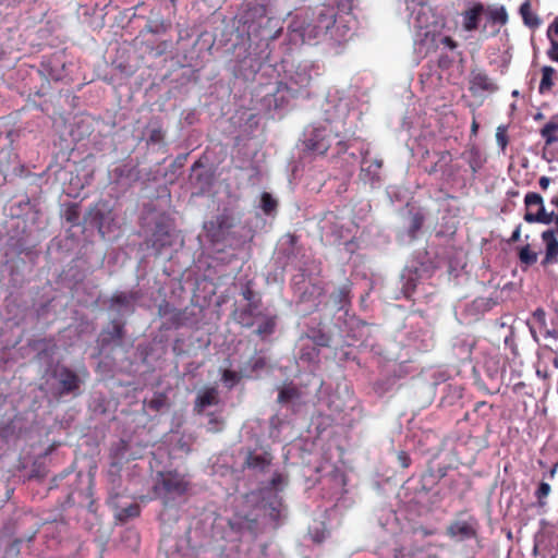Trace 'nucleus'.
<instances>
[{"instance_id": "obj_22", "label": "nucleus", "mask_w": 558, "mask_h": 558, "mask_svg": "<svg viewBox=\"0 0 558 558\" xmlns=\"http://www.w3.org/2000/svg\"><path fill=\"white\" fill-rule=\"evenodd\" d=\"M161 311H162V307L160 306V312ZM162 315L163 316L170 315L169 320L175 328L191 324L190 313H189L187 308L171 310V311L163 310Z\"/></svg>"}, {"instance_id": "obj_28", "label": "nucleus", "mask_w": 558, "mask_h": 558, "mask_svg": "<svg viewBox=\"0 0 558 558\" xmlns=\"http://www.w3.org/2000/svg\"><path fill=\"white\" fill-rule=\"evenodd\" d=\"M165 132L157 122H150L148 128L147 143L160 145L163 143Z\"/></svg>"}, {"instance_id": "obj_29", "label": "nucleus", "mask_w": 558, "mask_h": 558, "mask_svg": "<svg viewBox=\"0 0 558 558\" xmlns=\"http://www.w3.org/2000/svg\"><path fill=\"white\" fill-rule=\"evenodd\" d=\"M556 73V70L551 66H548V65H545L543 66L542 69V81H541V84H539V93L544 94L546 92H548L553 85H554V82H553V77Z\"/></svg>"}, {"instance_id": "obj_54", "label": "nucleus", "mask_w": 558, "mask_h": 558, "mask_svg": "<svg viewBox=\"0 0 558 558\" xmlns=\"http://www.w3.org/2000/svg\"><path fill=\"white\" fill-rule=\"evenodd\" d=\"M550 43H551V46H553L554 49H558V41L557 40L551 39Z\"/></svg>"}, {"instance_id": "obj_40", "label": "nucleus", "mask_w": 558, "mask_h": 558, "mask_svg": "<svg viewBox=\"0 0 558 558\" xmlns=\"http://www.w3.org/2000/svg\"><path fill=\"white\" fill-rule=\"evenodd\" d=\"M65 218L72 225H78V210L75 205L68 208L65 213Z\"/></svg>"}, {"instance_id": "obj_42", "label": "nucleus", "mask_w": 558, "mask_h": 558, "mask_svg": "<svg viewBox=\"0 0 558 558\" xmlns=\"http://www.w3.org/2000/svg\"><path fill=\"white\" fill-rule=\"evenodd\" d=\"M242 295L243 298L247 301V303H252V302H262L260 299L258 298H255V294L253 292L252 289L250 288H246L243 292H242Z\"/></svg>"}, {"instance_id": "obj_2", "label": "nucleus", "mask_w": 558, "mask_h": 558, "mask_svg": "<svg viewBox=\"0 0 558 558\" xmlns=\"http://www.w3.org/2000/svg\"><path fill=\"white\" fill-rule=\"evenodd\" d=\"M420 0H410L408 3V9L411 10L410 24L420 31L417 37H422L420 39V51L422 48L426 46L429 41L430 44L435 40L434 33L429 29L432 24L430 20L434 17L432 15V9L418 2Z\"/></svg>"}, {"instance_id": "obj_16", "label": "nucleus", "mask_w": 558, "mask_h": 558, "mask_svg": "<svg viewBox=\"0 0 558 558\" xmlns=\"http://www.w3.org/2000/svg\"><path fill=\"white\" fill-rule=\"evenodd\" d=\"M278 401L282 404L299 407L305 402L304 393L294 385H284L278 393Z\"/></svg>"}, {"instance_id": "obj_27", "label": "nucleus", "mask_w": 558, "mask_h": 558, "mask_svg": "<svg viewBox=\"0 0 558 558\" xmlns=\"http://www.w3.org/2000/svg\"><path fill=\"white\" fill-rule=\"evenodd\" d=\"M350 286L343 284L331 294V300L339 310H343L349 303Z\"/></svg>"}, {"instance_id": "obj_15", "label": "nucleus", "mask_w": 558, "mask_h": 558, "mask_svg": "<svg viewBox=\"0 0 558 558\" xmlns=\"http://www.w3.org/2000/svg\"><path fill=\"white\" fill-rule=\"evenodd\" d=\"M162 488L167 494L182 496L187 489V482L178 473H168L162 477Z\"/></svg>"}, {"instance_id": "obj_51", "label": "nucleus", "mask_w": 558, "mask_h": 558, "mask_svg": "<svg viewBox=\"0 0 558 558\" xmlns=\"http://www.w3.org/2000/svg\"><path fill=\"white\" fill-rule=\"evenodd\" d=\"M553 222H555L556 227L553 228L551 230H554V234L558 236V211L557 213L554 211Z\"/></svg>"}, {"instance_id": "obj_35", "label": "nucleus", "mask_w": 558, "mask_h": 558, "mask_svg": "<svg viewBox=\"0 0 558 558\" xmlns=\"http://www.w3.org/2000/svg\"><path fill=\"white\" fill-rule=\"evenodd\" d=\"M140 514V507L136 504L130 505L129 507L122 508L118 513V519L125 521L131 518H135Z\"/></svg>"}, {"instance_id": "obj_41", "label": "nucleus", "mask_w": 558, "mask_h": 558, "mask_svg": "<svg viewBox=\"0 0 558 558\" xmlns=\"http://www.w3.org/2000/svg\"><path fill=\"white\" fill-rule=\"evenodd\" d=\"M496 141L498 143V145L505 149V147L507 146V136H506V133H505V130L502 128H498L497 129V132H496Z\"/></svg>"}, {"instance_id": "obj_39", "label": "nucleus", "mask_w": 558, "mask_h": 558, "mask_svg": "<svg viewBox=\"0 0 558 558\" xmlns=\"http://www.w3.org/2000/svg\"><path fill=\"white\" fill-rule=\"evenodd\" d=\"M269 515L277 520L281 517V502L280 500L275 499L274 501L269 502Z\"/></svg>"}, {"instance_id": "obj_46", "label": "nucleus", "mask_w": 558, "mask_h": 558, "mask_svg": "<svg viewBox=\"0 0 558 558\" xmlns=\"http://www.w3.org/2000/svg\"><path fill=\"white\" fill-rule=\"evenodd\" d=\"M551 180L550 178L548 177H541L539 180H538V184L541 186L542 190H547L549 184H550Z\"/></svg>"}, {"instance_id": "obj_56", "label": "nucleus", "mask_w": 558, "mask_h": 558, "mask_svg": "<svg viewBox=\"0 0 558 558\" xmlns=\"http://www.w3.org/2000/svg\"><path fill=\"white\" fill-rule=\"evenodd\" d=\"M201 168V165L198 162H195L192 167L193 171H196V169Z\"/></svg>"}, {"instance_id": "obj_62", "label": "nucleus", "mask_w": 558, "mask_h": 558, "mask_svg": "<svg viewBox=\"0 0 558 558\" xmlns=\"http://www.w3.org/2000/svg\"><path fill=\"white\" fill-rule=\"evenodd\" d=\"M554 558V557H553Z\"/></svg>"}, {"instance_id": "obj_36", "label": "nucleus", "mask_w": 558, "mask_h": 558, "mask_svg": "<svg viewBox=\"0 0 558 558\" xmlns=\"http://www.w3.org/2000/svg\"><path fill=\"white\" fill-rule=\"evenodd\" d=\"M550 485L548 483H545V482H542L539 485H538V488L535 493L537 499H538V505L541 507L545 506V501L543 500L544 498H546L549 493H550Z\"/></svg>"}, {"instance_id": "obj_23", "label": "nucleus", "mask_w": 558, "mask_h": 558, "mask_svg": "<svg viewBox=\"0 0 558 558\" xmlns=\"http://www.w3.org/2000/svg\"><path fill=\"white\" fill-rule=\"evenodd\" d=\"M495 88H496L495 84L492 82V80L486 74L476 73L472 76L471 89L492 92Z\"/></svg>"}, {"instance_id": "obj_58", "label": "nucleus", "mask_w": 558, "mask_h": 558, "mask_svg": "<svg viewBox=\"0 0 558 558\" xmlns=\"http://www.w3.org/2000/svg\"><path fill=\"white\" fill-rule=\"evenodd\" d=\"M262 364H263V363H262V360L259 359L258 361H256L255 366H256V367H257V366H262Z\"/></svg>"}, {"instance_id": "obj_44", "label": "nucleus", "mask_w": 558, "mask_h": 558, "mask_svg": "<svg viewBox=\"0 0 558 558\" xmlns=\"http://www.w3.org/2000/svg\"><path fill=\"white\" fill-rule=\"evenodd\" d=\"M547 35L549 39H554V35L558 37V19L548 27Z\"/></svg>"}, {"instance_id": "obj_20", "label": "nucleus", "mask_w": 558, "mask_h": 558, "mask_svg": "<svg viewBox=\"0 0 558 558\" xmlns=\"http://www.w3.org/2000/svg\"><path fill=\"white\" fill-rule=\"evenodd\" d=\"M260 323L258 324L255 333L260 337L262 339L267 338L268 336L272 335L276 329L277 325V316L265 314L258 319Z\"/></svg>"}, {"instance_id": "obj_45", "label": "nucleus", "mask_w": 558, "mask_h": 558, "mask_svg": "<svg viewBox=\"0 0 558 558\" xmlns=\"http://www.w3.org/2000/svg\"><path fill=\"white\" fill-rule=\"evenodd\" d=\"M440 43L444 44L446 47H448L449 49H454L457 47V44L454 40H452L450 37L448 36H442L439 38Z\"/></svg>"}, {"instance_id": "obj_21", "label": "nucleus", "mask_w": 558, "mask_h": 558, "mask_svg": "<svg viewBox=\"0 0 558 558\" xmlns=\"http://www.w3.org/2000/svg\"><path fill=\"white\" fill-rule=\"evenodd\" d=\"M532 318L534 323L536 324L535 327L538 328L541 332L544 333L546 338H558V331L555 329H549L546 322V313L542 307L536 308L533 314Z\"/></svg>"}, {"instance_id": "obj_12", "label": "nucleus", "mask_w": 558, "mask_h": 558, "mask_svg": "<svg viewBox=\"0 0 558 558\" xmlns=\"http://www.w3.org/2000/svg\"><path fill=\"white\" fill-rule=\"evenodd\" d=\"M383 166V160L378 158H371L364 156L361 167V178L363 181L372 185L379 181V171Z\"/></svg>"}, {"instance_id": "obj_52", "label": "nucleus", "mask_w": 558, "mask_h": 558, "mask_svg": "<svg viewBox=\"0 0 558 558\" xmlns=\"http://www.w3.org/2000/svg\"><path fill=\"white\" fill-rule=\"evenodd\" d=\"M417 531L422 533L424 536L433 535L435 533V530H427L424 527H420Z\"/></svg>"}, {"instance_id": "obj_14", "label": "nucleus", "mask_w": 558, "mask_h": 558, "mask_svg": "<svg viewBox=\"0 0 558 558\" xmlns=\"http://www.w3.org/2000/svg\"><path fill=\"white\" fill-rule=\"evenodd\" d=\"M137 295L134 292H118L111 298V308L119 314H130L134 311Z\"/></svg>"}, {"instance_id": "obj_32", "label": "nucleus", "mask_w": 558, "mask_h": 558, "mask_svg": "<svg viewBox=\"0 0 558 558\" xmlns=\"http://www.w3.org/2000/svg\"><path fill=\"white\" fill-rule=\"evenodd\" d=\"M423 220H424V218L420 214H413L410 217L408 234L411 240H413L416 236V232L422 228Z\"/></svg>"}, {"instance_id": "obj_53", "label": "nucleus", "mask_w": 558, "mask_h": 558, "mask_svg": "<svg viewBox=\"0 0 558 558\" xmlns=\"http://www.w3.org/2000/svg\"><path fill=\"white\" fill-rule=\"evenodd\" d=\"M287 238H288L289 243H290L291 245H293V244H294V242H295V236H293V235H290V234H289V235H287Z\"/></svg>"}, {"instance_id": "obj_3", "label": "nucleus", "mask_w": 558, "mask_h": 558, "mask_svg": "<svg viewBox=\"0 0 558 558\" xmlns=\"http://www.w3.org/2000/svg\"><path fill=\"white\" fill-rule=\"evenodd\" d=\"M320 65L311 60H303L287 71V83L300 93L311 85L314 77L320 74Z\"/></svg>"}, {"instance_id": "obj_18", "label": "nucleus", "mask_w": 558, "mask_h": 558, "mask_svg": "<svg viewBox=\"0 0 558 558\" xmlns=\"http://www.w3.org/2000/svg\"><path fill=\"white\" fill-rule=\"evenodd\" d=\"M219 402L218 390L215 387L201 391L195 401V410L202 412L205 408L216 405Z\"/></svg>"}, {"instance_id": "obj_55", "label": "nucleus", "mask_w": 558, "mask_h": 558, "mask_svg": "<svg viewBox=\"0 0 558 558\" xmlns=\"http://www.w3.org/2000/svg\"><path fill=\"white\" fill-rule=\"evenodd\" d=\"M558 464H556L551 470H550V476L554 477L555 473H556V469H557Z\"/></svg>"}, {"instance_id": "obj_59", "label": "nucleus", "mask_w": 558, "mask_h": 558, "mask_svg": "<svg viewBox=\"0 0 558 558\" xmlns=\"http://www.w3.org/2000/svg\"><path fill=\"white\" fill-rule=\"evenodd\" d=\"M554 365H555L556 367H558V357H556V359L554 360Z\"/></svg>"}, {"instance_id": "obj_1", "label": "nucleus", "mask_w": 558, "mask_h": 558, "mask_svg": "<svg viewBox=\"0 0 558 558\" xmlns=\"http://www.w3.org/2000/svg\"><path fill=\"white\" fill-rule=\"evenodd\" d=\"M289 28L292 40H296L298 37L302 43L307 44L325 39L339 40L333 34V28L337 31L339 28L336 26V12L328 5L316 8L311 17L307 15L304 19L295 17Z\"/></svg>"}, {"instance_id": "obj_24", "label": "nucleus", "mask_w": 558, "mask_h": 558, "mask_svg": "<svg viewBox=\"0 0 558 558\" xmlns=\"http://www.w3.org/2000/svg\"><path fill=\"white\" fill-rule=\"evenodd\" d=\"M520 14L526 26L535 28L541 24V20L537 15L532 13L530 0H525L520 7Z\"/></svg>"}, {"instance_id": "obj_48", "label": "nucleus", "mask_w": 558, "mask_h": 558, "mask_svg": "<svg viewBox=\"0 0 558 558\" xmlns=\"http://www.w3.org/2000/svg\"><path fill=\"white\" fill-rule=\"evenodd\" d=\"M283 482V478L280 474H277L276 476L272 477L271 480V486L274 488H277L281 483Z\"/></svg>"}, {"instance_id": "obj_34", "label": "nucleus", "mask_w": 558, "mask_h": 558, "mask_svg": "<svg viewBox=\"0 0 558 558\" xmlns=\"http://www.w3.org/2000/svg\"><path fill=\"white\" fill-rule=\"evenodd\" d=\"M260 207L265 214L270 215L276 210L277 201L269 193L265 192L262 194Z\"/></svg>"}, {"instance_id": "obj_38", "label": "nucleus", "mask_w": 558, "mask_h": 558, "mask_svg": "<svg viewBox=\"0 0 558 558\" xmlns=\"http://www.w3.org/2000/svg\"><path fill=\"white\" fill-rule=\"evenodd\" d=\"M109 333L112 339L121 340L123 337V325L120 322L113 320Z\"/></svg>"}, {"instance_id": "obj_4", "label": "nucleus", "mask_w": 558, "mask_h": 558, "mask_svg": "<svg viewBox=\"0 0 558 558\" xmlns=\"http://www.w3.org/2000/svg\"><path fill=\"white\" fill-rule=\"evenodd\" d=\"M524 205L526 211L524 214V220L527 223H543L550 225L554 220V210L547 213L544 205L543 197L535 192H529L524 196Z\"/></svg>"}, {"instance_id": "obj_49", "label": "nucleus", "mask_w": 558, "mask_h": 558, "mask_svg": "<svg viewBox=\"0 0 558 558\" xmlns=\"http://www.w3.org/2000/svg\"><path fill=\"white\" fill-rule=\"evenodd\" d=\"M527 325H529L530 332H531V335H532L533 339L537 342V341H538V337H537V329H538V328H537V327H535V325L530 324V323H527Z\"/></svg>"}, {"instance_id": "obj_33", "label": "nucleus", "mask_w": 558, "mask_h": 558, "mask_svg": "<svg viewBox=\"0 0 558 558\" xmlns=\"http://www.w3.org/2000/svg\"><path fill=\"white\" fill-rule=\"evenodd\" d=\"M489 19L493 23L504 25L508 21V14L504 7L493 8L489 10Z\"/></svg>"}, {"instance_id": "obj_30", "label": "nucleus", "mask_w": 558, "mask_h": 558, "mask_svg": "<svg viewBox=\"0 0 558 558\" xmlns=\"http://www.w3.org/2000/svg\"><path fill=\"white\" fill-rule=\"evenodd\" d=\"M519 259L521 264L531 266L537 262V253L533 252L527 244L520 250Z\"/></svg>"}, {"instance_id": "obj_19", "label": "nucleus", "mask_w": 558, "mask_h": 558, "mask_svg": "<svg viewBox=\"0 0 558 558\" xmlns=\"http://www.w3.org/2000/svg\"><path fill=\"white\" fill-rule=\"evenodd\" d=\"M461 157L469 163L473 173L477 172L485 162V157L476 146L469 147Z\"/></svg>"}, {"instance_id": "obj_11", "label": "nucleus", "mask_w": 558, "mask_h": 558, "mask_svg": "<svg viewBox=\"0 0 558 558\" xmlns=\"http://www.w3.org/2000/svg\"><path fill=\"white\" fill-rule=\"evenodd\" d=\"M324 110L328 121L342 119L348 112V102L338 98L336 94H328Z\"/></svg>"}, {"instance_id": "obj_7", "label": "nucleus", "mask_w": 558, "mask_h": 558, "mask_svg": "<svg viewBox=\"0 0 558 558\" xmlns=\"http://www.w3.org/2000/svg\"><path fill=\"white\" fill-rule=\"evenodd\" d=\"M262 302L247 303L245 306L234 311V320L242 327L251 328L264 313L260 311Z\"/></svg>"}, {"instance_id": "obj_5", "label": "nucleus", "mask_w": 558, "mask_h": 558, "mask_svg": "<svg viewBox=\"0 0 558 558\" xmlns=\"http://www.w3.org/2000/svg\"><path fill=\"white\" fill-rule=\"evenodd\" d=\"M304 145L306 149L324 154L330 146V140L326 128L312 126L304 132Z\"/></svg>"}, {"instance_id": "obj_25", "label": "nucleus", "mask_w": 558, "mask_h": 558, "mask_svg": "<svg viewBox=\"0 0 558 558\" xmlns=\"http://www.w3.org/2000/svg\"><path fill=\"white\" fill-rule=\"evenodd\" d=\"M541 135L545 140L546 145L558 142V120H551L541 130Z\"/></svg>"}, {"instance_id": "obj_13", "label": "nucleus", "mask_w": 558, "mask_h": 558, "mask_svg": "<svg viewBox=\"0 0 558 558\" xmlns=\"http://www.w3.org/2000/svg\"><path fill=\"white\" fill-rule=\"evenodd\" d=\"M542 241L546 246L545 256L542 260L543 266L556 264L558 262V240L554 234V230H545L542 235Z\"/></svg>"}, {"instance_id": "obj_50", "label": "nucleus", "mask_w": 558, "mask_h": 558, "mask_svg": "<svg viewBox=\"0 0 558 558\" xmlns=\"http://www.w3.org/2000/svg\"><path fill=\"white\" fill-rule=\"evenodd\" d=\"M548 57L553 60L558 62V49H554L553 47L548 51Z\"/></svg>"}, {"instance_id": "obj_57", "label": "nucleus", "mask_w": 558, "mask_h": 558, "mask_svg": "<svg viewBox=\"0 0 558 558\" xmlns=\"http://www.w3.org/2000/svg\"><path fill=\"white\" fill-rule=\"evenodd\" d=\"M472 131L475 133L477 131V124L476 122L474 121L473 124H472Z\"/></svg>"}, {"instance_id": "obj_37", "label": "nucleus", "mask_w": 558, "mask_h": 558, "mask_svg": "<svg viewBox=\"0 0 558 558\" xmlns=\"http://www.w3.org/2000/svg\"><path fill=\"white\" fill-rule=\"evenodd\" d=\"M240 380V375L233 371H225L222 374V381L229 387L232 388Z\"/></svg>"}, {"instance_id": "obj_9", "label": "nucleus", "mask_w": 558, "mask_h": 558, "mask_svg": "<svg viewBox=\"0 0 558 558\" xmlns=\"http://www.w3.org/2000/svg\"><path fill=\"white\" fill-rule=\"evenodd\" d=\"M177 239L174 230L163 225H157L151 236V246L160 254L165 247L174 245Z\"/></svg>"}, {"instance_id": "obj_60", "label": "nucleus", "mask_w": 558, "mask_h": 558, "mask_svg": "<svg viewBox=\"0 0 558 558\" xmlns=\"http://www.w3.org/2000/svg\"><path fill=\"white\" fill-rule=\"evenodd\" d=\"M214 423H216V418H210L209 424H214Z\"/></svg>"}, {"instance_id": "obj_6", "label": "nucleus", "mask_w": 558, "mask_h": 558, "mask_svg": "<svg viewBox=\"0 0 558 558\" xmlns=\"http://www.w3.org/2000/svg\"><path fill=\"white\" fill-rule=\"evenodd\" d=\"M447 535L458 542L471 539L476 536V521L473 518L456 520L448 525Z\"/></svg>"}, {"instance_id": "obj_26", "label": "nucleus", "mask_w": 558, "mask_h": 558, "mask_svg": "<svg viewBox=\"0 0 558 558\" xmlns=\"http://www.w3.org/2000/svg\"><path fill=\"white\" fill-rule=\"evenodd\" d=\"M483 11L482 5H475L464 13V28L466 31H474L478 24V17Z\"/></svg>"}, {"instance_id": "obj_31", "label": "nucleus", "mask_w": 558, "mask_h": 558, "mask_svg": "<svg viewBox=\"0 0 558 558\" xmlns=\"http://www.w3.org/2000/svg\"><path fill=\"white\" fill-rule=\"evenodd\" d=\"M451 155L448 151H441L438 154V160L427 170L429 174L444 170L451 162Z\"/></svg>"}, {"instance_id": "obj_8", "label": "nucleus", "mask_w": 558, "mask_h": 558, "mask_svg": "<svg viewBox=\"0 0 558 558\" xmlns=\"http://www.w3.org/2000/svg\"><path fill=\"white\" fill-rule=\"evenodd\" d=\"M54 377L61 386V393H77L82 379L73 371L68 367H59L54 372Z\"/></svg>"}, {"instance_id": "obj_43", "label": "nucleus", "mask_w": 558, "mask_h": 558, "mask_svg": "<svg viewBox=\"0 0 558 558\" xmlns=\"http://www.w3.org/2000/svg\"><path fill=\"white\" fill-rule=\"evenodd\" d=\"M398 460H399V462H400L402 468H408L410 465V462H411L410 457L404 451H400L398 453Z\"/></svg>"}, {"instance_id": "obj_47", "label": "nucleus", "mask_w": 558, "mask_h": 558, "mask_svg": "<svg viewBox=\"0 0 558 558\" xmlns=\"http://www.w3.org/2000/svg\"><path fill=\"white\" fill-rule=\"evenodd\" d=\"M520 236H521V226L519 225L512 232L511 234V238H510V241L511 242H517L520 240Z\"/></svg>"}, {"instance_id": "obj_10", "label": "nucleus", "mask_w": 558, "mask_h": 558, "mask_svg": "<svg viewBox=\"0 0 558 558\" xmlns=\"http://www.w3.org/2000/svg\"><path fill=\"white\" fill-rule=\"evenodd\" d=\"M298 94L296 88L289 85L287 82H279L275 90L269 94L270 98L268 102L269 105L272 102L276 109H280L283 108L291 98L296 97Z\"/></svg>"}, {"instance_id": "obj_61", "label": "nucleus", "mask_w": 558, "mask_h": 558, "mask_svg": "<svg viewBox=\"0 0 558 558\" xmlns=\"http://www.w3.org/2000/svg\"><path fill=\"white\" fill-rule=\"evenodd\" d=\"M209 430H218V428L209 427Z\"/></svg>"}, {"instance_id": "obj_17", "label": "nucleus", "mask_w": 558, "mask_h": 558, "mask_svg": "<svg viewBox=\"0 0 558 558\" xmlns=\"http://www.w3.org/2000/svg\"><path fill=\"white\" fill-rule=\"evenodd\" d=\"M271 460V454L266 451H251L247 453L244 464L251 470L264 472L270 465Z\"/></svg>"}]
</instances>
